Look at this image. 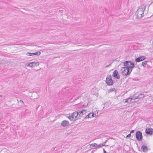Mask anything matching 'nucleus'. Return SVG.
Listing matches in <instances>:
<instances>
[{"label":"nucleus","mask_w":153,"mask_h":153,"mask_svg":"<svg viewBox=\"0 0 153 153\" xmlns=\"http://www.w3.org/2000/svg\"><path fill=\"white\" fill-rule=\"evenodd\" d=\"M146 5L143 4L140 6L135 12L137 17L138 19L141 18L144 16V11L145 10Z\"/></svg>","instance_id":"nucleus-1"},{"label":"nucleus","mask_w":153,"mask_h":153,"mask_svg":"<svg viewBox=\"0 0 153 153\" xmlns=\"http://www.w3.org/2000/svg\"><path fill=\"white\" fill-rule=\"evenodd\" d=\"M86 110L82 109L79 111L74 112L73 113V115H74L76 118H79V117L85 114L86 113Z\"/></svg>","instance_id":"nucleus-2"},{"label":"nucleus","mask_w":153,"mask_h":153,"mask_svg":"<svg viewBox=\"0 0 153 153\" xmlns=\"http://www.w3.org/2000/svg\"><path fill=\"white\" fill-rule=\"evenodd\" d=\"M123 65L125 67H127L129 70L132 69L134 67V64L131 62L130 61H126L123 62Z\"/></svg>","instance_id":"nucleus-3"},{"label":"nucleus","mask_w":153,"mask_h":153,"mask_svg":"<svg viewBox=\"0 0 153 153\" xmlns=\"http://www.w3.org/2000/svg\"><path fill=\"white\" fill-rule=\"evenodd\" d=\"M121 70L122 74L126 76L129 75L132 71L131 69L130 70L128 68L124 67L122 68Z\"/></svg>","instance_id":"nucleus-4"},{"label":"nucleus","mask_w":153,"mask_h":153,"mask_svg":"<svg viewBox=\"0 0 153 153\" xmlns=\"http://www.w3.org/2000/svg\"><path fill=\"white\" fill-rule=\"evenodd\" d=\"M39 65V63L38 62H33L29 63H27L25 65L31 68H33L38 66Z\"/></svg>","instance_id":"nucleus-5"},{"label":"nucleus","mask_w":153,"mask_h":153,"mask_svg":"<svg viewBox=\"0 0 153 153\" xmlns=\"http://www.w3.org/2000/svg\"><path fill=\"white\" fill-rule=\"evenodd\" d=\"M106 141L104 142L102 144H100L99 145H97L96 143H94L92 144H91L90 146V148L91 149H93V147H95V148H97L99 147H100L102 146H105V144L106 143Z\"/></svg>","instance_id":"nucleus-6"},{"label":"nucleus","mask_w":153,"mask_h":153,"mask_svg":"<svg viewBox=\"0 0 153 153\" xmlns=\"http://www.w3.org/2000/svg\"><path fill=\"white\" fill-rule=\"evenodd\" d=\"M106 82L108 85H113V81L111 79V76L109 75L107 76L106 78Z\"/></svg>","instance_id":"nucleus-7"},{"label":"nucleus","mask_w":153,"mask_h":153,"mask_svg":"<svg viewBox=\"0 0 153 153\" xmlns=\"http://www.w3.org/2000/svg\"><path fill=\"white\" fill-rule=\"evenodd\" d=\"M136 137L138 141H140L143 138L142 133L139 131H137L136 134Z\"/></svg>","instance_id":"nucleus-8"},{"label":"nucleus","mask_w":153,"mask_h":153,"mask_svg":"<svg viewBox=\"0 0 153 153\" xmlns=\"http://www.w3.org/2000/svg\"><path fill=\"white\" fill-rule=\"evenodd\" d=\"M98 111L96 113L94 114V113H91L88 114L85 117V118H91L92 117H96L98 115Z\"/></svg>","instance_id":"nucleus-9"},{"label":"nucleus","mask_w":153,"mask_h":153,"mask_svg":"<svg viewBox=\"0 0 153 153\" xmlns=\"http://www.w3.org/2000/svg\"><path fill=\"white\" fill-rule=\"evenodd\" d=\"M146 59V57L144 56H143L139 57L135 59V61L136 62H139L142 61Z\"/></svg>","instance_id":"nucleus-10"},{"label":"nucleus","mask_w":153,"mask_h":153,"mask_svg":"<svg viewBox=\"0 0 153 153\" xmlns=\"http://www.w3.org/2000/svg\"><path fill=\"white\" fill-rule=\"evenodd\" d=\"M113 76L117 79H119L120 78V76L118 74V72L117 70L114 71L113 74Z\"/></svg>","instance_id":"nucleus-11"},{"label":"nucleus","mask_w":153,"mask_h":153,"mask_svg":"<svg viewBox=\"0 0 153 153\" xmlns=\"http://www.w3.org/2000/svg\"><path fill=\"white\" fill-rule=\"evenodd\" d=\"M69 125V122L68 121L64 120L62 121L61 123V125L63 127L67 126Z\"/></svg>","instance_id":"nucleus-12"},{"label":"nucleus","mask_w":153,"mask_h":153,"mask_svg":"<svg viewBox=\"0 0 153 153\" xmlns=\"http://www.w3.org/2000/svg\"><path fill=\"white\" fill-rule=\"evenodd\" d=\"M146 132L147 134H153V129L152 128H149L146 130Z\"/></svg>","instance_id":"nucleus-13"},{"label":"nucleus","mask_w":153,"mask_h":153,"mask_svg":"<svg viewBox=\"0 0 153 153\" xmlns=\"http://www.w3.org/2000/svg\"><path fill=\"white\" fill-rule=\"evenodd\" d=\"M68 118L71 121H72L74 120H75L76 118L75 117H74V115H73V114H72L71 115L69 116L68 117Z\"/></svg>","instance_id":"nucleus-14"},{"label":"nucleus","mask_w":153,"mask_h":153,"mask_svg":"<svg viewBox=\"0 0 153 153\" xmlns=\"http://www.w3.org/2000/svg\"><path fill=\"white\" fill-rule=\"evenodd\" d=\"M141 149L144 152H146L148 150L147 147L144 145L142 146L141 147Z\"/></svg>","instance_id":"nucleus-15"},{"label":"nucleus","mask_w":153,"mask_h":153,"mask_svg":"<svg viewBox=\"0 0 153 153\" xmlns=\"http://www.w3.org/2000/svg\"><path fill=\"white\" fill-rule=\"evenodd\" d=\"M133 99V98H129L126 100L125 102L130 103L131 102V100Z\"/></svg>","instance_id":"nucleus-16"},{"label":"nucleus","mask_w":153,"mask_h":153,"mask_svg":"<svg viewBox=\"0 0 153 153\" xmlns=\"http://www.w3.org/2000/svg\"><path fill=\"white\" fill-rule=\"evenodd\" d=\"M41 54V52L40 51H38L34 53H32V55H37L39 56Z\"/></svg>","instance_id":"nucleus-17"},{"label":"nucleus","mask_w":153,"mask_h":153,"mask_svg":"<svg viewBox=\"0 0 153 153\" xmlns=\"http://www.w3.org/2000/svg\"><path fill=\"white\" fill-rule=\"evenodd\" d=\"M138 96V99H140L144 97H145V95L144 94H142L139 95Z\"/></svg>","instance_id":"nucleus-18"},{"label":"nucleus","mask_w":153,"mask_h":153,"mask_svg":"<svg viewBox=\"0 0 153 153\" xmlns=\"http://www.w3.org/2000/svg\"><path fill=\"white\" fill-rule=\"evenodd\" d=\"M147 62H148L147 61H145L143 62L142 63V65L144 67H145L146 65L147 64Z\"/></svg>","instance_id":"nucleus-19"},{"label":"nucleus","mask_w":153,"mask_h":153,"mask_svg":"<svg viewBox=\"0 0 153 153\" xmlns=\"http://www.w3.org/2000/svg\"><path fill=\"white\" fill-rule=\"evenodd\" d=\"M26 55L27 56H32V53H26Z\"/></svg>","instance_id":"nucleus-20"},{"label":"nucleus","mask_w":153,"mask_h":153,"mask_svg":"<svg viewBox=\"0 0 153 153\" xmlns=\"http://www.w3.org/2000/svg\"><path fill=\"white\" fill-rule=\"evenodd\" d=\"M115 90H116L114 88H111L108 90V91L109 92H110L113 91Z\"/></svg>","instance_id":"nucleus-21"},{"label":"nucleus","mask_w":153,"mask_h":153,"mask_svg":"<svg viewBox=\"0 0 153 153\" xmlns=\"http://www.w3.org/2000/svg\"><path fill=\"white\" fill-rule=\"evenodd\" d=\"M19 102H20L22 103V105H23L24 104V102L22 100V99H20L19 100Z\"/></svg>","instance_id":"nucleus-22"},{"label":"nucleus","mask_w":153,"mask_h":153,"mask_svg":"<svg viewBox=\"0 0 153 153\" xmlns=\"http://www.w3.org/2000/svg\"><path fill=\"white\" fill-rule=\"evenodd\" d=\"M133 98V99H134V100H136V99H138V96L134 97Z\"/></svg>","instance_id":"nucleus-23"},{"label":"nucleus","mask_w":153,"mask_h":153,"mask_svg":"<svg viewBox=\"0 0 153 153\" xmlns=\"http://www.w3.org/2000/svg\"><path fill=\"white\" fill-rule=\"evenodd\" d=\"M131 134L130 133L128 135H127L126 137H131Z\"/></svg>","instance_id":"nucleus-24"},{"label":"nucleus","mask_w":153,"mask_h":153,"mask_svg":"<svg viewBox=\"0 0 153 153\" xmlns=\"http://www.w3.org/2000/svg\"><path fill=\"white\" fill-rule=\"evenodd\" d=\"M134 130H132L131 131L130 133L131 134V133H133L134 132Z\"/></svg>","instance_id":"nucleus-25"},{"label":"nucleus","mask_w":153,"mask_h":153,"mask_svg":"<svg viewBox=\"0 0 153 153\" xmlns=\"http://www.w3.org/2000/svg\"><path fill=\"white\" fill-rule=\"evenodd\" d=\"M104 153H106V151L105 150V149H103Z\"/></svg>","instance_id":"nucleus-26"},{"label":"nucleus","mask_w":153,"mask_h":153,"mask_svg":"<svg viewBox=\"0 0 153 153\" xmlns=\"http://www.w3.org/2000/svg\"><path fill=\"white\" fill-rule=\"evenodd\" d=\"M108 66H106V67H108Z\"/></svg>","instance_id":"nucleus-27"},{"label":"nucleus","mask_w":153,"mask_h":153,"mask_svg":"<svg viewBox=\"0 0 153 153\" xmlns=\"http://www.w3.org/2000/svg\"><path fill=\"white\" fill-rule=\"evenodd\" d=\"M2 96L1 95H0V97H1Z\"/></svg>","instance_id":"nucleus-28"}]
</instances>
